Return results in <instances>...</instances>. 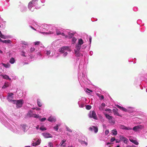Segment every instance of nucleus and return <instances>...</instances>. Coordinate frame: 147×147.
Returning <instances> with one entry per match:
<instances>
[{
  "mask_svg": "<svg viewBox=\"0 0 147 147\" xmlns=\"http://www.w3.org/2000/svg\"><path fill=\"white\" fill-rule=\"evenodd\" d=\"M110 123H115V122L114 121H112V120H111V121H110Z\"/></svg>",
  "mask_w": 147,
  "mask_h": 147,
  "instance_id": "obj_55",
  "label": "nucleus"
},
{
  "mask_svg": "<svg viewBox=\"0 0 147 147\" xmlns=\"http://www.w3.org/2000/svg\"><path fill=\"white\" fill-rule=\"evenodd\" d=\"M53 32H50V34H53Z\"/></svg>",
  "mask_w": 147,
  "mask_h": 147,
  "instance_id": "obj_62",
  "label": "nucleus"
},
{
  "mask_svg": "<svg viewBox=\"0 0 147 147\" xmlns=\"http://www.w3.org/2000/svg\"><path fill=\"white\" fill-rule=\"evenodd\" d=\"M112 133L114 135H116L117 134V131L116 129H114L112 131Z\"/></svg>",
  "mask_w": 147,
  "mask_h": 147,
  "instance_id": "obj_23",
  "label": "nucleus"
},
{
  "mask_svg": "<svg viewBox=\"0 0 147 147\" xmlns=\"http://www.w3.org/2000/svg\"><path fill=\"white\" fill-rule=\"evenodd\" d=\"M42 134L43 136L46 138L52 137L51 135L49 134L43 133Z\"/></svg>",
  "mask_w": 147,
  "mask_h": 147,
  "instance_id": "obj_9",
  "label": "nucleus"
},
{
  "mask_svg": "<svg viewBox=\"0 0 147 147\" xmlns=\"http://www.w3.org/2000/svg\"><path fill=\"white\" fill-rule=\"evenodd\" d=\"M40 129L42 131H44L46 130V129L45 127H41L40 128Z\"/></svg>",
  "mask_w": 147,
  "mask_h": 147,
  "instance_id": "obj_37",
  "label": "nucleus"
},
{
  "mask_svg": "<svg viewBox=\"0 0 147 147\" xmlns=\"http://www.w3.org/2000/svg\"><path fill=\"white\" fill-rule=\"evenodd\" d=\"M116 147H120V146L119 145H118Z\"/></svg>",
  "mask_w": 147,
  "mask_h": 147,
  "instance_id": "obj_64",
  "label": "nucleus"
},
{
  "mask_svg": "<svg viewBox=\"0 0 147 147\" xmlns=\"http://www.w3.org/2000/svg\"><path fill=\"white\" fill-rule=\"evenodd\" d=\"M3 65L6 68H9L10 66V65L9 63H7V64L3 63Z\"/></svg>",
  "mask_w": 147,
  "mask_h": 147,
  "instance_id": "obj_29",
  "label": "nucleus"
},
{
  "mask_svg": "<svg viewBox=\"0 0 147 147\" xmlns=\"http://www.w3.org/2000/svg\"><path fill=\"white\" fill-rule=\"evenodd\" d=\"M129 141L136 145H138L139 144L138 142L136 140H133L132 139H129Z\"/></svg>",
  "mask_w": 147,
  "mask_h": 147,
  "instance_id": "obj_14",
  "label": "nucleus"
},
{
  "mask_svg": "<svg viewBox=\"0 0 147 147\" xmlns=\"http://www.w3.org/2000/svg\"><path fill=\"white\" fill-rule=\"evenodd\" d=\"M83 41L82 39H80L79 40L78 43V44L81 45L83 43Z\"/></svg>",
  "mask_w": 147,
  "mask_h": 147,
  "instance_id": "obj_24",
  "label": "nucleus"
},
{
  "mask_svg": "<svg viewBox=\"0 0 147 147\" xmlns=\"http://www.w3.org/2000/svg\"><path fill=\"white\" fill-rule=\"evenodd\" d=\"M105 105V104L104 103H102L99 107V110L100 111L103 110Z\"/></svg>",
  "mask_w": 147,
  "mask_h": 147,
  "instance_id": "obj_10",
  "label": "nucleus"
},
{
  "mask_svg": "<svg viewBox=\"0 0 147 147\" xmlns=\"http://www.w3.org/2000/svg\"><path fill=\"white\" fill-rule=\"evenodd\" d=\"M0 41L2 42L3 41V40H2L1 38H0Z\"/></svg>",
  "mask_w": 147,
  "mask_h": 147,
  "instance_id": "obj_58",
  "label": "nucleus"
},
{
  "mask_svg": "<svg viewBox=\"0 0 147 147\" xmlns=\"http://www.w3.org/2000/svg\"><path fill=\"white\" fill-rule=\"evenodd\" d=\"M36 144H38V145L40 144V142L39 140H38L36 142Z\"/></svg>",
  "mask_w": 147,
  "mask_h": 147,
  "instance_id": "obj_47",
  "label": "nucleus"
},
{
  "mask_svg": "<svg viewBox=\"0 0 147 147\" xmlns=\"http://www.w3.org/2000/svg\"><path fill=\"white\" fill-rule=\"evenodd\" d=\"M40 108H37L36 109L37 110H40Z\"/></svg>",
  "mask_w": 147,
  "mask_h": 147,
  "instance_id": "obj_56",
  "label": "nucleus"
},
{
  "mask_svg": "<svg viewBox=\"0 0 147 147\" xmlns=\"http://www.w3.org/2000/svg\"><path fill=\"white\" fill-rule=\"evenodd\" d=\"M56 34L57 35H59L60 34H61V32H60L59 30H57L56 31Z\"/></svg>",
  "mask_w": 147,
  "mask_h": 147,
  "instance_id": "obj_43",
  "label": "nucleus"
},
{
  "mask_svg": "<svg viewBox=\"0 0 147 147\" xmlns=\"http://www.w3.org/2000/svg\"><path fill=\"white\" fill-rule=\"evenodd\" d=\"M13 103L16 104L17 108H20L22 106L24 103V101L22 99L18 100H13Z\"/></svg>",
  "mask_w": 147,
  "mask_h": 147,
  "instance_id": "obj_1",
  "label": "nucleus"
},
{
  "mask_svg": "<svg viewBox=\"0 0 147 147\" xmlns=\"http://www.w3.org/2000/svg\"><path fill=\"white\" fill-rule=\"evenodd\" d=\"M91 40H92V38L91 36H90V38H89V41L90 42V43H91Z\"/></svg>",
  "mask_w": 147,
  "mask_h": 147,
  "instance_id": "obj_53",
  "label": "nucleus"
},
{
  "mask_svg": "<svg viewBox=\"0 0 147 147\" xmlns=\"http://www.w3.org/2000/svg\"><path fill=\"white\" fill-rule=\"evenodd\" d=\"M33 115L32 111L31 110L29 111L27 113V115L30 117H33Z\"/></svg>",
  "mask_w": 147,
  "mask_h": 147,
  "instance_id": "obj_13",
  "label": "nucleus"
},
{
  "mask_svg": "<svg viewBox=\"0 0 147 147\" xmlns=\"http://www.w3.org/2000/svg\"><path fill=\"white\" fill-rule=\"evenodd\" d=\"M105 116L106 118L109 119V120L113 118L112 116H110L109 115L107 114H105Z\"/></svg>",
  "mask_w": 147,
  "mask_h": 147,
  "instance_id": "obj_18",
  "label": "nucleus"
},
{
  "mask_svg": "<svg viewBox=\"0 0 147 147\" xmlns=\"http://www.w3.org/2000/svg\"><path fill=\"white\" fill-rule=\"evenodd\" d=\"M121 110H122L123 111H125V112H127V110L126 109H125V108H124L123 107H122V108L121 109Z\"/></svg>",
  "mask_w": 147,
  "mask_h": 147,
  "instance_id": "obj_40",
  "label": "nucleus"
},
{
  "mask_svg": "<svg viewBox=\"0 0 147 147\" xmlns=\"http://www.w3.org/2000/svg\"><path fill=\"white\" fill-rule=\"evenodd\" d=\"M50 53H51V52L50 51H47V53H46V54L48 55H49L50 54Z\"/></svg>",
  "mask_w": 147,
  "mask_h": 147,
  "instance_id": "obj_50",
  "label": "nucleus"
},
{
  "mask_svg": "<svg viewBox=\"0 0 147 147\" xmlns=\"http://www.w3.org/2000/svg\"><path fill=\"white\" fill-rule=\"evenodd\" d=\"M0 53L1 54L3 53V52L1 50H0Z\"/></svg>",
  "mask_w": 147,
  "mask_h": 147,
  "instance_id": "obj_60",
  "label": "nucleus"
},
{
  "mask_svg": "<svg viewBox=\"0 0 147 147\" xmlns=\"http://www.w3.org/2000/svg\"><path fill=\"white\" fill-rule=\"evenodd\" d=\"M33 7L32 2V1L30 2L28 4V7L30 9Z\"/></svg>",
  "mask_w": 147,
  "mask_h": 147,
  "instance_id": "obj_21",
  "label": "nucleus"
},
{
  "mask_svg": "<svg viewBox=\"0 0 147 147\" xmlns=\"http://www.w3.org/2000/svg\"><path fill=\"white\" fill-rule=\"evenodd\" d=\"M81 45L77 44L76 46V49L77 51H79L81 47Z\"/></svg>",
  "mask_w": 147,
  "mask_h": 147,
  "instance_id": "obj_16",
  "label": "nucleus"
},
{
  "mask_svg": "<svg viewBox=\"0 0 147 147\" xmlns=\"http://www.w3.org/2000/svg\"><path fill=\"white\" fill-rule=\"evenodd\" d=\"M48 146L49 147H53V144L51 142H49L48 144Z\"/></svg>",
  "mask_w": 147,
  "mask_h": 147,
  "instance_id": "obj_38",
  "label": "nucleus"
},
{
  "mask_svg": "<svg viewBox=\"0 0 147 147\" xmlns=\"http://www.w3.org/2000/svg\"><path fill=\"white\" fill-rule=\"evenodd\" d=\"M80 143L82 144H85L86 146H87L88 145L87 142L82 140H81L80 141Z\"/></svg>",
  "mask_w": 147,
  "mask_h": 147,
  "instance_id": "obj_28",
  "label": "nucleus"
},
{
  "mask_svg": "<svg viewBox=\"0 0 147 147\" xmlns=\"http://www.w3.org/2000/svg\"><path fill=\"white\" fill-rule=\"evenodd\" d=\"M48 120L49 121H51V122H55L56 121L55 119V118H54L53 117H49L48 118Z\"/></svg>",
  "mask_w": 147,
  "mask_h": 147,
  "instance_id": "obj_15",
  "label": "nucleus"
},
{
  "mask_svg": "<svg viewBox=\"0 0 147 147\" xmlns=\"http://www.w3.org/2000/svg\"><path fill=\"white\" fill-rule=\"evenodd\" d=\"M9 86L8 85L6 84V83H5L4 85L2 87L3 88H5L8 87Z\"/></svg>",
  "mask_w": 147,
  "mask_h": 147,
  "instance_id": "obj_33",
  "label": "nucleus"
},
{
  "mask_svg": "<svg viewBox=\"0 0 147 147\" xmlns=\"http://www.w3.org/2000/svg\"><path fill=\"white\" fill-rule=\"evenodd\" d=\"M7 94L8 96L7 97V99L8 101L9 102H13V100L12 99L13 98V94L12 93L8 92Z\"/></svg>",
  "mask_w": 147,
  "mask_h": 147,
  "instance_id": "obj_3",
  "label": "nucleus"
},
{
  "mask_svg": "<svg viewBox=\"0 0 147 147\" xmlns=\"http://www.w3.org/2000/svg\"><path fill=\"white\" fill-rule=\"evenodd\" d=\"M22 55L24 57H26V56L25 55V53L24 52H22Z\"/></svg>",
  "mask_w": 147,
  "mask_h": 147,
  "instance_id": "obj_51",
  "label": "nucleus"
},
{
  "mask_svg": "<svg viewBox=\"0 0 147 147\" xmlns=\"http://www.w3.org/2000/svg\"><path fill=\"white\" fill-rule=\"evenodd\" d=\"M33 117L35 118H38L39 117V115L35 114H34Z\"/></svg>",
  "mask_w": 147,
  "mask_h": 147,
  "instance_id": "obj_34",
  "label": "nucleus"
},
{
  "mask_svg": "<svg viewBox=\"0 0 147 147\" xmlns=\"http://www.w3.org/2000/svg\"><path fill=\"white\" fill-rule=\"evenodd\" d=\"M9 62L11 64L15 62V60L14 59L13 57L11 58L9 61Z\"/></svg>",
  "mask_w": 147,
  "mask_h": 147,
  "instance_id": "obj_30",
  "label": "nucleus"
},
{
  "mask_svg": "<svg viewBox=\"0 0 147 147\" xmlns=\"http://www.w3.org/2000/svg\"><path fill=\"white\" fill-rule=\"evenodd\" d=\"M89 130L91 131H94V132L96 133L98 132V129L97 127L92 126V127H90L89 128Z\"/></svg>",
  "mask_w": 147,
  "mask_h": 147,
  "instance_id": "obj_4",
  "label": "nucleus"
},
{
  "mask_svg": "<svg viewBox=\"0 0 147 147\" xmlns=\"http://www.w3.org/2000/svg\"><path fill=\"white\" fill-rule=\"evenodd\" d=\"M60 125V124H57L54 127V129L56 131H57L58 129V127Z\"/></svg>",
  "mask_w": 147,
  "mask_h": 147,
  "instance_id": "obj_27",
  "label": "nucleus"
},
{
  "mask_svg": "<svg viewBox=\"0 0 147 147\" xmlns=\"http://www.w3.org/2000/svg\"><path fill=\"white\" fill-rule=\"evenodd\" d=\"M143 128V127L142 125L136 126L134 127L133 129L135 131H136L138 130L139 129H141Z\"/></svg>",
  "mask_w": 147,
  "mask_h": 147,
  "instance_id": "obj_5",
  "label": "nucleus"
},
{
  "mask_svg": "<svg viewBox=\"0 0 147 147\" xmlns=\"http://www.w3.org/2000/svg\"><path fill=\"white\" fill-rule=\"evenodd\" d=\"M105 111H109L110 113L112 112L111 110L109 109H106L105 110Z\"/></svg>",
  "mask_w": 147,
  "mask_h": 147,
  "instance_id": "obj_36",
  "label": "nucleus"
},
{
  "mask_svg": "<svg viewBox=\"0 0 147 147\" xmlns=\"http://www.w3.org/2000/svg\"><path fill=\"white\" fill-rule=\"evenodd\" d=\"M35 50V49L34 47H32L30 49V51L31 52H32L34 51Z\"/></svg>",
  "mask_w": 147,
  "mask_h": 147,
  "instance_id": "obj_39",
  "label": "nucleus"
},
{
  "mask_svg": "<svg viewBox=\"0 0 147 147\" xmlns=\"http://www.w3.org/2000/svg\"><path fill=\"white\" fill-rule=\"evenodd\" d=\"M60 34H61L63 36H65V38H67V35H65L64 33H61Z\"/></svg>",
  "mask_w": 147,
  "mask_h": 147,
  "instance_id": "obj_41",
  "label": "nucleus"
},
{
  "mask_svg": "<svg viewBox=\"0 0 147 147\" xmlns=\"http://www.w3.org/2000/svg\"><path fill=\"white\" fill-rule=\"evenodd\" d=\"M115 140V138L114 137L112 138H111L110 141L111 142H113Z\"/></svg>",
  "mask_w": 147,
  "mask_h": 147,
  "instance_id": "obj_42",
  "label": "nucleus"
},
{
  "mask_svg": "<svg viewBox=\"0 0 147 147\" xmlns=\"http://www.w3.org/2000/svg\"><path fill=\"white\" fill-rule=\"evenodd\" d=\"M46 119V118H45V117H44V118H43L42 119H41L40 120L42 121H44Z\"/></svg>",
  "mask_w": 147,
  "mask_h": 147,
  "instance_id": "obj_48",
  "label": "nucleus"
},
{
  "mask_svg": "<svg viewBox=\"0 0 147 147\" xmlns=\"http://www.w3.org/2000/svg\"><path fill=\"white\" fill-rule=\"evenodd\" d=\"M76 40H77V39L76 38H75V37L73 38L72 39V43L74 44Z\"/></svg>",
  "mask_w": 147,
  "mask_h": 147,
  "instance_id": "obj_32",
  "label": "nucleus"
},
{
  "mask_svg": "<svg viewBox=\"0 0 147 147\" xmlns=\"http://www.w3.org/2000/svg\"><path fill=\"white\" fill-rule=\"evenodd\" d=\"M116 106L118 108L120 109L121 110V109L123 107H121V106H120L118 105H116Z\"/></svg>",
  "mask_w": 147,
  "mask_h": 147,
  "instance_id": "obj_45",
  "label": "nucleus"
},
{
  "mask_svg": "<svg viewBox=\"0 0 147 147\" xmlns=\"http://www.w3.org/2000/svg\"><path fill=\"white\" fill-rule=\"evenodd\" d=\"M109 133V131L108 130H106L105 131V134L106 135H107Z\"/></svg>",
  "mask_w": 147,
  "mask_h": 147,
  "instance_id": "obj_46",
  "label": "nucleus"
},
{
  "mask_svg": "<svg viewBox=\"0 0 147 147\" xmlns=\"http://www.w3.org/2000/svg\"><path fill=\"white\" fill-rule=\"evenodd\" d=\"M31 28H32L33 30H36V29H35L34 28H33V27H31Z\"/></svg>",
  "mask_w": 147,
  "mask_h": 147,
  "instance_id": "obj_57",
  "label": "nucleus"
},
{
  "mask_svg": "<svg viewBox=\"0 0 147 147\" xmlns=\"http://www.w3.org/2000/svg\"><path fill=\"white\" fill-rule=\"evenodd\" d=\"M120 139L125 143H127L128 141V139L122 136H120Z\"/></svg>",
  "mask_w": 147,
  "mask_h": 147,
  "instance_id": "obj_11",
  "label": "nucleus"
},
{
  "mask_svg": "<svg viewBox=\"0 0 147 147\" xmlns=\"http://www.w3.org/2000/svg\"><path fill=\"white\" fill-rule=\"evenodd\" d=\"M67 54V52H65L63 54V56L64 57L66 56Z\"/></svg>",
  "mask_w": 147,
  "mask_h": 147,
  "instance_id": "obj_52",
  "label": "nucleus"
},
{
  "mask_svg": "<svg viewBox=\"0 0 147 147\" xmlns=\"http://www.w3.org/2000/svg\"><path fill=\"white\" fill-rule=\"evenodd\" d=\"M25 147H30L29 146H26Z\"/></svg>",
  "mask_w": 147,
  "mask_h": 147,
  "instance_id": "obj_63",
  "label": "nucleus"
},
{
  "mask_svg": "<svg viewBox=\"0 0 147 147\" xmlns=\"http://www.w3.org/2000/svg\"><path fill=\"white\" fill-rule=\"evenodd\" d=\"M68 47H63L59 49V51L61 53L65 52V50L68 49Z\"/></svg>",
  "mask_w": 147,
  "mask_h": 147,
  "instance_id": "obj_6",
  "label": "nucleus"
},
{
  "mask_svg": "<svg viewBox=\"0 0 147 147\" xmlns=\"http://www.w3.org/2000/svg\"><path fill=\"white\" fill-rule=\"evenodd\" d=\"M34 43H35L34 44L35 45H39V44L40 43V42L37 41V42H34Z\"/></svg>",
  "mask_w": 147,
  "mask_h": 147,
  "instance_id": "obj_44",
  "label": "nucleus"
},
{
  "mask_svg": "<svg viewBox=\"0 0 147 147\" xmlns=\"http://www.w3.org/2000/svg\"><path fill=\"white\" fill-rule=\"evenodd\" d=\"M87 89V90H88V91H90V92H92V90H90V89H88V88H87V89Z\"/></svg>",
  "mask_w": 147,
  "mask_h": 147,
  "instance_id": "obj_54",
  "label": "nucleus"
},
{
  "mask_svg": "<svg viewBox=\"0 0 147 147\" xmlns=\"http://www.w3.org/2000/svg\"><path fill=\"white\" fill-rule=\"evenodd\" d=\"M32 144V146H36L38 145V144H36V142H33Z\"/></svg>",
  "mask_w": 147,
  "mask_h": 147,
  "instance_id": "obj_49",
  "label": "nucleus"
},
{
  "mask_svg": "<svg viewBox=\"0 0 147 147\" xmlns=\"http://www.w3.org/2000/svg\"><path fill=\"white\" fill-rule=\"evenodd\" d=\"M96 94L100 98V99L102 100L104 99V96L103 95L98 93H97Z\"/></svg>",
  "mask_w": 147,
  "mask_h": 147,
  "instance_id": "obj_19",
  "label": "nucleus"
},
{
  "mask_svg": "<svg viewBox=\"0 0 147 147\" xmlns=\"http://www.w3.org/2000/svg\"><path fill=\"white\" fill-rule=\"evenodd\" d=\"M111 143L110 142H108L107 144V145L110 144Z\"/></svg>",
  "mask_w": 147,
  "mask_h": 147,
  "instance_id": "obj_59",
  "label": "nucleus"
},
{
  "mask_svg": "<svg viewBox=\"0 0 147 147\" xmlns=\"http://www.w3.org/2000/svg\"><path fill=\"white\" fill-rule=\"evenodd\" d=\"M2 42L3 43H11V42L10 40H3V41Z\"/></svg>",
  "mask_w": 147,
  "mask_h": 147,
  "instance_id": "obj_22",
  "label": "nucleus"
},
{
  "mask_svg": "<svg viewBox=\"0 0 147 147\" xmlns=\"http://www.w3.org/2000/svg\"><path fill=\"white\" fill-rule=\"evenodd\" d=\"M2 76H3V78L5 79H9V80H10L11 79L9 78V76H8L7 75H1Z\"/></svg>",
  "mask_w": 147,
  "mask_h": 147,
  "instance_id": "obj_20",
  "label": "nucleus"
},
{
  "mask_svg": "<svg viewBox=\"0 0 147 147\" xmlns=\"http://www.w3.org/2000/svg\"><path fill=\"white\" fill-rule=\"evenodd\" d=\"M118 109L116 108L115 109H113V112L114 115H116L119 116H121L119 114L117 111Z\"/></svg>",
  "mask_w": 147,
  "mask_h": 147,
  "instance_id": "obj_12",
  "label": "nucleus"
},
{
  "mask_svg": "<svg viewBox=\"0 0 147 147\" xmlns=\"http://www.w3.org/2000/svg\"><path fill=\"white\" fill-rule=\"evenodd\" d=\"M89 117L90 118H93L94 119H97V117L95 111H93L92 112H90L88 115Z\"/></svg>",
  "mask_w": 147,
  "mask_h": 147,
  "instance_id": "obj_2",
  "label": "nucleus"
},
{
  "mask_svg": "<svg viewBox=\"0 0 147 147\" xmlns=\"http://www.w3.org/2000/svg\"><path fill=\"white\" fill-rule=\"evenodd\" d=\"M0 37L2 38L5 39L6 36L2 34L1 32L0 31Z\"/></svg>",
  "mask_w": 147,
  "mask_h": 147,
  "instance_id": "obj_26",
  "label": "nucleus"
},
{
  "mask_svg": "<svg viewBox=\"0 0 147 147\" xmlns=\"http://www.w3.org/2000/svg\"><path fill=\"white\" fill-rule=\"evenodd\" d=\"M37 103L39 107H41L42 106V104L40 102V100L39 99L37 100Z\"/></svg>",
  "mask_w": 147,
  "mask_h": 147,
  "instance_id": "obj_17",
  "label": "nucleus"
},
{
  "mask_svg": "<svg viewBox=\"0 0 147 147\" xmlns=\"http://www.w3.org/2000/svg\"><path fill=\"white\" fill-rule=\"evenodd\" d=\"M74 51L75 52V54L76 56L77 57H79L80 56V54L79 53V51H77L76 50H75Z\"/></svg>",
  "mask_w": 147,
  "mask_h": 147,
  "instance_id": "obj_25",
  "label": "nucleus"
},
{
  "mask_svg": "<svg viewBox=\"0 0 147 147\" xmlns=\"http://www.w3.org/2000/svg\"><path fill=\"white\" fill-rule=\"evenodd\" d=\"M91 108V106L90 105H87L86 106V109L87 110H90Z\"/></svg>",
  "mask_w": 147,
  "mask_h": 147,
  "instance_id": "obj_31",
  "label": "nucleus"
},
{
  "mask_svg": "<svg viewBox=\"0 0 147 147\" xmlns=\"http://www.w3.org/2000/svg\"><path fill=\"white\" fill-rule=\"evenodd\" d=\"M66 141V140H63L61 141L59 144L61 147H64L65 146L66 144L65 142Z\"/></svg>",
  "mask_w": 147,
  "mask_h": 147,
  "instance_id": "obj_8",
  "label": "nucleus"
},
{
  "mask_svg": "<svg viewBox=\"0 0 147 147\" xmlns=\"http://www.w3.org/2000/svg\"><path fill=\"white\" fill-rule=\"evenodd\" d=\"M71 34V35H73L74 34L73 33H71L70 34H69V35Z\"/></svg>",
  "mask_w": 147,
  "mask_h": 147,
  "instance_id": "obj_61",
  "label": "nucleus"
},
{
  "mask_svg": "<svg viewBox=\"0 0 147 147\" xmlns=\"http://www.w3.org/2000/svg\"><path fill=\"white\" fill-rule=\"evenodd\" d=\"M120 128L123 129H126L128 130L132 129L131 128H130L129 127H126L123 125H121L120 126Z\"/></svg>",
  "mask_w": 147,
  "mask_h": 147,
  "instance_id": "obj_7",
  "label": "nucleus"
},
{
  "mask_svg": "<svg viewBox=\"0 0 147 147\" xmlns=\"http://www.w3.org/2000/svg\"><path fill=\"white\" fill-rule=\"evenodd\" d=\"M66 129L67 131L71 132H72V130L70 129L69 127H66Z\"/></svg>",
  "mask_w": 147,
  "mask_h": 147,
  "instance_id": "obj_35",
  "label": "nucleus"
}]
</instances>
